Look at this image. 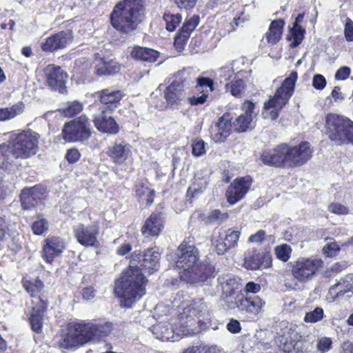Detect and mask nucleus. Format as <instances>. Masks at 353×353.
Instances as JSON below:
<instances>
[{"instance_id":"obj_1","label":"nucleus","mask_w":353,"mask_h":353,"mask_svg":"<svg viewBox=\"0 0 353 353\" xmlns=\"http://www.w3.org/2000/svg\"><path fill=\"white\" fill-rule=\"evenodd\" d=\"M176 321L168 327L163 321L152 326V333L162 341L174 340V334L178 336L192 335L198 332L197 324L210 320L209 308L202 299L193 300L183 304Z\"/></svg>"},{"instance_id":"obj_2","label":"nucleus","mask_w":353,"mask_h":353,"mask_svg":"<svg viewBox=\"0 0 353 353\" xmlns=\"http://www.w3.org/2000/svg\"><path fill=\"white\" fill-rule=\"evenodd\" d=\"M190 238L184 240L176 250V268L179 270L180 278L190 284H202L214 276L213 265L199 260L198 249L190 244Z\"/></svg>"},{"instance_id":"obj_3","label":"nucleus","mask_w":353,"mask_h":353,"mask_svg":"<svg viewBox=\"0 0 353 353\" xmlns=\"http://www.w3.org/2000/svg\"><path fill=\"white\" fill-rule=\"evenodd\" d=\"M146 282L141 269L130 265L115 282L114 293L120 299L121 305L132 307L145 294Z\"/></svg>"},{"instance_id":"obj_4","label":"nucleus","mask_w":353,"mask_h":353,"mask_svg":"<svg viewBox=\"0 0 353 353\" xmlns=\"http://www.w3.org/2000/svg\"><path fill=\"white\" fill-rule=\"evenodd\" d=\"M143 17L142 0H124L114 6L110 21L112 26L118 31L129 34L137 28Z\"/></svg>"},{"instance_id":"obj_5","label":"nucleus","mask_w":353,"mask_h":353,"mask_svg":"<svg viewBox=\"0 0 353 353\" xmlns=\"http://www.w3.org/2000/svg\"><path fill=\"white\" fill-rule=\"evenodd\" d=\"M297 78V72L296 71L292 72L285 79L281 87L276 90L274 95L264 103L262 113L264 118L271 120H275L278 118L281 110L293 95Z\"/></svg>"},{"instance_id":"obj_6","label":"nucleus","mask_w":353,"mask_h":353,"mask_svg":"<svg viewBox=\"0 0 353 353\" xmlns=\"http://www.w3.org/2000/svg\"><path fill=\"white\" fill-rule=\"evenodd\" d=\"M325 128L330 140L337 145L353 144V121L334 113L325 117Z\"/></svg>"},{"instance_id":"obj_7","label":"nucleus","mask_w":353,"mask_h":353,"mask_svg":"<svg viewBox=\"0 0 353 353\" xmlns=\"http://www.w3.org/2000/svg\"><path fill=\"white\" fill-rule=\"evenodd\" d=\"M39 134L27 129L19 133L10 142L14 159H27L35 155L39 149Z\"/></svg>"},{"instance_id":"obj_8","label":"nucleus","mask_w":353,"mask_h":353,"mask_svg":"<svg viewBox=\"0 0 353 353\" xmlns=\"http://www.w3.org/2000/svg\"><path fill=\"white\" fill-rule=\"evenodd\" d=\"M90 122L85 115L65 123L62 130L63 138L68 142L83 141L90 136Z\"/></svg>"},{"instance_id":"obj_9","label":"nucleus","mask_w":353,"mask_h":353,"mask_svg":"<svg viewBox=\"0 0 353 353\" xmlns=\"http://www.w3.org/2000/svg\"><path fill=\"white\" fill-rule=\"evenodd\" d=\"M87 343H96L108 336L117 325L106 321H81Z\"/></svg>"},{"instance_id":"obj_10","label":"nucleus","mask_w":353,"mask_h":353,"mask_svg":"<svg viewBox=\"0 0 353 353\" xmlns=\"http://www.w3.org/2000/svg\"><path fill=\"white\" fill-rule=\"evenodd\" d=\"M322 264L320 259L299 258L292 265V274L299 282L305 283L313 277Z\"/></svg>"},{"instance_id":"obj_11","label":"nucleus","mask_w":353,"mask_h":353,"mask_svg":"<svg viewBox=\"0 0 353 353\" xmlns=\"http://www.w3.org/2000/svg\"><path fill=\"white\" fill-rule=\"evenodd\" d=\"M83 327L81 321L70 323L59 342V347L69 349L87 343Z\"/></svg>"},{"instance_id":"obj_12","label":"nucleus","mask_w":353,"mask_h":353,"mask_svg":"<svg viewBox=\"0 0 353 353\" xmlns=\"http://www.w3.org/2000/svg\"><path fill=\"white\" fill-rule=\"evenodd\" d=\"M73 232L78 243L85 247H97L99 241L97 235L99 232V226L97 223L85 225L79 223L74 226Z\"/></svg>"},{"instance_id":"obj_13","label":"nucleus","mask_w":353,"mask_h":353,"mask_svg":"<svg viewBox=\"0 0 353 353\" xmlns=\"http://www.w3.org/2000/svg\"><path fill=\"white\" fill-rule=\"evenodd\" d=\"M352 295L353 274H347L330 288L327 299L332 301H339L347 299Z\"/></svg>"},{"instance_id":"obj_14","label":"nucleus","mask_w":353,"mask_h":353,"mask_svg":"<svg viewBox=\"0 0 353 353\" xmlns=\"http://www.w3.org/2000/svg\"><path fill=\"white\" fill-rule=\"evenodd\" d=\"M312 150L308 142H302L294 147L288 145L287 164L290 166H301L312 157Z\"/></svg>"},{"instance_id":"obj_15","label":"nucleus","mask_w":353,"mask_h":353,"mask_svg":"<svg viewBox=\"0 0 353 353\" xmlns=\"http://www.w3.org/2000/svg\"><path fill=\"white\" fill-rule=\"evenodd\" d=\"M240 236V232L228 229L225 234L220 232H214L212 236V243L216 248V252L221 255L228 250L234 247L237 244Z\"/></svg>"},{"instance_id":"obj_16","label":"nucleus","mask_w":353,"mask_h":353,"mask_svg":"<svg viewBox=\"0 0 353 353\" xmlns=\"http://www.w3.org/2000/svg\"><path fill=\"white\" fill-rule=\"evenodd\" d=\"M252 179L248 176L235 179L226 191L228 201L233 205L242 199L250 189Z\"/></svg>"},{"instance_id":"obj_17","label":"nucleus","mask_w":353,"mask_h":353,"mask_svg":"<svg viewBox=\"0 0 353 353\" xmlns=\"http://www.w3.org/2000/svg\"><path fill=\"white\" fill-rule=\"evenodd\" d=\"M112 111H108L105 107L100 109V112L94 117L95 127L101 132L108 134H117L119 128L114 119L111 117Z\"/></svg>"},{"instance_id":"obj_18","label":"nucleus","mask_w":353,"mask_h":353,"mask_svg":"<svg viewBox=\"0 0 353 353\" xmlns=\"http://www.w3.org/2000/svg\"><path fill=\"white\" fill-rule=\"evenodd\" d=\"M302 339V336L296 330V327H290L281 336L278 338L277 343L279 349L284 352L290 353L294 350L299 351V343Z\"/></svg>"},{"instance_id":"obj_19","label":"nucleus","mask_w":353,"mask_h":353,"mask_svg":"<svg viewBox=\"0 0 353 353\" xmlns=\"http://www.w3.org/2000/svg\"><path fill=\"white\" fill-rule=\"evenodd\" d=\"M47 77V82L52 89L58 90L59 92L63 93L65 90V81L68 75L64 72L61 67L54 65H48L44 70Z\"/></svg>"},{"instance_id":"obj_20","label":"nucleus","mask_w":353,"mask_h":353,"mask_svg":"<svg viewBox=\"0 0 353 353\" xmlns=\"http://www.w3.org/2000/svg\"><path fill=\"white\" fill-rule=\"evenodd\" d=\"M65 248L63 239L58 236H50L45 240L43 246V258L48 263H52L59 256Z\"/></svg>"},{"instance_id":"obj_21","label":"nucleus","mask_w":353,"mask_h":353,"mask_svg":"<svg viewBox=\"0 0 353 353\" xmlns=\"http://www.w3.org/2000/svg\"><path fill=\"white\" fill-rule=\"evenodd\" d=\"M230 113H224L219 118L214 128L212 131V137L215 142H223L229 137L232 132V120Z\"/></svg>"},{"instance_id":"obj_22","label":"nucleus","mask_w":353,"mask_h":353,"mask_svg":"<svg viewBox=\"0 0 353 353\" xmlns=\"http://www.w3.org/2000/svg\"><path fill=\"white\" fill-rule=\"evenodd\" d=\"M288 145L281 144L274 149L266 150L261 154L262 161L267 165L281 166L287 164Z\"/></svg>"},{"instance_id":"obj_23","label":"nucleus","mask_w":353,"mask_h":353,"mask_svg":"<svg viewBox=\"0 0 353 353\" xmlns=\"http://www.w3.org/2000/svg\"><path fill=\"white\" fill-rule=\"evenodd\" d=\"M132 148V145L125 141L115 142L108 148L106 154L114 163L122 165L131 155Z\"/></svg>"},{"instance_id":"obj_24","label":"nucleus","mask_w":353,"mask_h":353,"mask_svg":"<svg viewBox=\"0 0 353 353\" xmlns=\"http://www.w3.org/2000/svg\"><path fill=\"white\" fill-rule=\"evenodd\" d=\"M71 40L72 37L70 32L61 31L47 38L41 44V48L44 52H51L65 48Z\"/></svg>"},{"instance_id":"obj_25","label":"nucleus","mask_w":353,"mask_h":353,"mask_svg":"<svg viewBox=\"0 0 353 353\" xmlns=\"http://www.w3.org/2000/svg\"><path fill=\"white\" fill-rule=\"evenodd\" d=\"M265 304V301L257 296L248 298L241 296L236 301L237 308L253 316H256L260 313Z\"/></svg>"},{"instance_id":"obj_26","label":"nucleus","mask_w":353,"mask_h":353,"mask_svg":"<svg viewBox=\"0 0 353 353\" xmlns=\"http://www.w3.org/2000/svg\"><path fill=\"white\" fill-rule=\"evenodd\" d=\"M255 105L249 101H245L242 110L245 112L239 116L235 121L234 126L238 132H245L251 128V123L254 117L256 114L254 112Z\"/></svg>"},{"instance_id":"obj_27","label":"nucleus","mask_w":353,"mask_h":353,"mask_svg":"<svg viewBox=\"0 0 353 353\" xmlns=\"http://www.w3.org/2000/svg\"><path fill=\"white\" fill-rule=\"evenodd\" d=\"M43 189L39 185L32 188H25L20 194L21 205L24 209L34 207L43 195Z\"/></svg>"},{"instance_id":"obj_28","label":"nucleus","mask_w":353,"mask_h":353,"mask_svg":"<svg viewBox=\"0 0 353 353\" xmlns=\"http://www.w3.org/2000/svg\"><path fill=\"white\" fill-rule=\"evenodd\" d=\"M94 96L100 99L101 103L108 105L105 108L106 110L112 111L123 97V94L121 90L107 88L96 92Z\"/></svg>"},{"instance_id":"obj_29","label":"nucleus","mask_w":353,"mask_h":353,"mask_svg":"<svg viewBox=\"0 0 353 353\" xmlns=\"http://www.w3.org/2000/svg\"><path fill=\"white\" fill-rule=\"evenodd\" d=\"M38 301H39L40 304L34 305L29 317V321L32 330L37 333H41L42 331L43 315L47 307V302L44 299L39 298L38 299Z\"/></svg>"},{"instance_id":"obj_30","label":"nucleus","mask_w":353,"mask_h":353,"mask_svg":"<svg viewBox=\"0 0 353 353\" xmlns=\"http://www.w3.org/2000/svg\"><path fill=\"white\" fill-rule=\"evenodd\" d=\"M270 256L257 251H249L245 253L244 266L250 270H257L262 266L267 267L270 263Z\"/></svg>"},{"instance_id":"obj_31","label":"nucleus","mask_w":353,"mask_h":353,"mask_svg":"<svg viewBox=\"0 0 353 353\" xmlns=\"http://www.w3.org/2000/svg\"><path fill=\"white\" fill-rule=\"evenodd\" d=\"M163 228L161 213H152L145 221L141 232L145 236H157Z\"/></svg>"},{"instance_id":"obj_32","label":"nucleus","mask_w":353,"mask_h":353,"mask_svg":"<svg viewBox=\"0 0 353 353\" xmlns=\"http://www.w3.org/2000/svg\"><path fill=\"white\" fill-rule=\"evenodd\" d=\"M245 72L239 71L234 76V80H232L230 83L225 84V90L227 92L235 97H242L245 93L246 80L243 79Z\"/></svg>"},{"instance_id":"obj_33","label":"nucleus","mask_w":353,"mask_h":353,"mask_svg":"<svg viewBox=\"0 0 353 353\" xmlns=\"http://www.w3.org/2000/svg\"><path fill=\"white\" fill-rule=\"evenodd\" d=\"M23 285L27 292L31 296L32 298V304L38 305L40 304L38 299H43V297L41 294V292L43 288V282L38 279H24L23 281Z\"/></svg>"},{"instance_id":"obj_34","label":"nucleus","mask_w":353,"mask_h":353,"mask_svg":"<svg viewBox=\"0 0 353 353\" xmlns=\"http://www.w3.org/2000/svg\"><path fill=\"white\" fill-rule=\"evenodd\" d=\"M161 254L158 248H150L147 250L142 255V265L152 273L159 268V259Z\"/></svg>"},{"instance_id":"obj_35","label":"nucleus","mask_w":353,"mask_h":353,"mask_svg":"<svg viewBox=\"0 0 353 353\" xmlns=\"http://www.w3.org/2000/svg\"><path fill=\"white\" fill-rule=\"evenodd\" d=\"M209 182V177L207 171H198L194 176V180L187 191L188 195L196 196L204 190Z\"/></svg>"},{"instance_id":"obj_36","label":"nucleus","mask_w":353,"mask_h":353,"mask_svg":"<svg viewBox=\"0 0 353 353\" xmlns=\"http://www.w3.org/2000/svg\"><path fill=\"white\" fill-rule=\"evenodd\" d=\"M130 54L132 57L137 60L154 62L159 57V53L151 48L136 46L132 48Z\"/></svg>"},{"instance_id":"obj_37","label":"nucleus","mask_w":353,"mask_h":353,"mask_svg":"<svg viewBox=\"0 0 353 353\" xmlns=\"http://www.w3.org/2000/svg\"><path fill=\"white\" fill-rule=\"evenodd\" d=\"M284 21L281 19L273 21L265 34L267 41L270 45L276 44L281 39Z\"/></svg>"},{"instance_id":"obj_38","label":"nucleus","mask_w":353,"mask_h":353,"mask_svg":"<svg viewBox=\"0 0 353 353\" xmlns=\"http://www.w3.org/2000/svg\"><path fill=\"white\" fill-rule=\"evenodd\" d=\"M120 70V65L114 60H99L96 66V72L99 75H110L117 73Z\"/></svg>"},{"instance_id":"obj_39","label":"nucleus","mask_w":353,"mask_h":353,"mask_svg":"<svg viewBox=\"0 0 353 353\" xmlns=\"http://www.w3.org/2000/svg\"><path fill=\"white\" fill-rule=\"evenodd\" d=\"M183 91L177 84V82H172L168 85L164 92V97L170 104L177 103L183 97Z\"/></svg>"},{"instance_id":"obj_40","label":"nucleus","mask_w":353,"mask_h":353,"mask_svg":"<svg viewBox=\"0 0 353 353\" xmlns=\"http://www.w3.org/2000/svg\"><path fill=\"white\" fill-rule=\"evenodd\" d=\"M218 281L222 286L223 293L227 296H232L235 291L239 289L238 279L232 275L219 277Z\"/></svg>"},{"instance_id":"obj_41","label":"nucleus","mask_w":353,"mask_h":353,"mask_svg":"<svg viewBox=\"0 0 353 353\" xmlns=\"http://www.w3.org/2000/svg\"><path fill=\"white\" fill-rule=\"evenodd\" d=\"M12 149L8 144L0 145V169L10 170L13 159Z\"/></svg>"},{"instance_id":"obj_42","label":"nucleus","mask_w":353,"mask_h":353,"mask_svg":"<svg viewBox=\"0 0 353 353\" xmlns=\"http://www.w3.org/2000/svg\"><path fill=\"white\" fill-rule=\"evenodd\" d=\"M24 111L23 103H17L10 107L0 108V121L12 119Z\"/></svg>"},{"instance_id":"obj_43","label":"nucleus","mask_w":353,"mask_h":353,"mask_svg":"<svg viewBox=\"0 0 353 353\" xmlns=\"http://www.w3.org/2000/svg\"><path fill=\"white\" fill-rule=\"evenodd\" d=\"M195 77L191 74L188 70H183L177 72L175 80L173 82H177L179 88L184 92L185 88H188L194 82Z\"/></svg>"},{"instance_id":"obj_44","label":"nucleus","mask_w":353,"mask_h":353,"mask_svg":"<svg viewBox=\"0 0 353 353\" xmlns=\"http://www.w3.org/2000/svg\"><path fill=\"white\" fill-rule=\"evenodd\" d=\"M196 89L202 92L203 94H209L214 90V81L212 79L208 77H199L196 79Z\"/></svg>"},{"instance_id":"obj_45","label":"nucleus","mask_w":353,"mask_h":353,"mask_svg":"<svg viewBox=\"0 0 353 353\" xmlns=\"http://www.w3.org/2000/svg\"><path fill=\"white\" fill-rule=\"evenodd\" d=\"M83 110V104L78 101L68 102L65 108L60 110L61 114L66 117H72L81 112Z\"/></svg>"},{"instance_id":"obj_46","label":"nucleus","mask_w":353,"mask_h":353,"mask_svg":"<svg viewBox=\"0 0 353 353\" xmlns=\"http://www.w3.org/2000/svg\"><path fill=\"white\" fill-rule=\"evenodd\" d=\"M228 219L227 212H222L219 210L211 211L206 219V222L210 224L220 225Z\"/></svg>"},{"instance_id":"obj_47","label":"nucleus","mask_w":353,"mask_h":353,"mask_svg":"<svg viewBox=\"0 0 353 353\" xmlns=\"http://www.w3.org/2000/svg\"><path fill=\"white\" fill-rule=\"evenodd\" d=\"M181 19L182 17L180 14H172L170 13H165L163 14V19L165 21V28L167 30L170 32L174 31L181 23Z\"/></svg>"},{"instance_id":"obj_48","label":"nucleus","mask_w":353,"mask_h":353,"mask_svg":"<svg viewBox=\"0 0 353 353\" xmlns=\"http://www.w3.org/2000/svg\"><path fill=\"white\" fill-rule=\"evenodd\" d=\"M199 23V17L197 15L187 19L183 23L181 32L184 33L185 37H189L191 32H192Z\"/></svg>"},{"instance_id":"obj_49","label":"nucleus","mask_w":353,"mask_h":353,"mask_svg":"<svg viewBox=\"0 0 353 353\" xmlns=\"http://www.w3.org/2000/svg\"><path fill=\"white\" fill-rule=\"evenodd\" d=\"M274 252L276 257L283 262H286L290 257L292 249L288 244H282L275 248Z\"/></svg>"},{"instance_id":"obj_50","label":"nucleus","mask_w":353,"mask_h":353,"mask_svg":"<svg viewBox=\"0 0 353 353\" xmlns=\"http://www.w3.org/2000/svg\"><path fill=\"white\" fill-rule=\"evenodd\" d=\"M48 222L43 218H39L32 225V230L34 234L41 235L48 230Z\"/></svg>"},{"instance_id":"obj_51","label":"nucleus","mask_w":353,"mask_h":353,"mask_svg":"<svg viewBox=\"0 0 353 353\" xmlns=\"http://www.w3.org/2000/svg\"><path fill=\"white\" fill-rule=\"evenodd\" d=\"M266 240L272 242L274 241L272 235H267L266 232L263 230H260L255 234L250 235L248 239V241L252 243H261Z\"/></svg>"},{"instance_id":"obj_52","label":"nucleus","mask_w":353,"mask_h":353,"mask_svg":"<svg viewBox=\"0 0 353 353\" xmlns=\"http://www.w3.org/2000/svg\"><path fill=\"white\" fill-rule=\"evenodd\" d=\"M291 32L294 39L291 45L292 47H296L301 43L305 30L300 25H293Z\"/></svg>"},{"instance_id":"obj_53","label":"nucleus","mask_w":353,"mask_h":353,"mask_svg":"<svg viewBox=\"0 0 353 353\" xmlns=\"http://www.w3.org/2000/svg\"><path fill=\"white\" fill-rule=\"evenodd\" d=\"M323 317V310L321 307H316L313 311L307 312L304 320L307 323H316Z\"/></svg>"},{"instance_id":"obj_54","label":"nucleus","mask_w":353,"mask_h":353,"mask_svg":"<svg viewBox=\"0 0 353 353\" xmlns=\"http://www.w3.org/2000/svg\"><path fill=\"white\" fill-rule=\"evenodd\" d=\"M233 61L230 64L221 68L218 72L221 79H223L225 81L231 80L232 77L235 76L234 68L232 66Z\"/></svg>"},{"instance_id":"obj_55","label":"nucleus","mask_w":353,"mask_h":353,"mask_svg":"<svg viewBox=\"0 0 353 353\" xmlns=\"http://www.w3.org/2000/svg\"><path fill=\"white\" fill-rule=\"evenodd\" d=\"M192 153L194 157H201L205 154V143L201 139H195L192 143Z\"/></svg>"},{"instance_id":"obj_56","label":"nucleus","mask_w":353,"mask_h":353,"mask_svg":"<svg viewBox=\"0 0 353 353\" xmlns=\"http://www.w3.org/2000/svg\"><path fill=\"white\" fill-rule=\"evenodd\" d=\"M328 210L337 215H344L349 213L348 208L339 203H332L328 205Z\"/></svg>"},{"instance_id":"obj_57","label":"nucleus","mask_w":353,"mask_h":353,"mask_svg":"<svg viewBox=\"0 0 353 353\" xmlns=\"http://www.w3.org/2000/svg\"><path fill=\"white\" fill-rule=\"evenodd\" d=\"M339 251L340 247L335 242L329 243L326 244L323 248V253L327 257H332L336 256Z\"/></svg>"},{"instance_id":"obj_58","label":"nucleus","mask_w":353,"mask_h":353,"mask_svg":"<svg viewBox=\"0 0 353 353\" xmlns=\"http://www.w3.org/2000/svg\"><path fill=\"white\" fill-rule=\"evenodd\" d=\"M327 81L322 74H315L312 79V85L319 90H322L326 86Z\"/></svg>"},{"instance_id":"obj_59","label":"nucleus","mask_w":353,"mask_h":353,"mask_svg":"<svg viewBox=\"0 0 353 353\" xmlns=\"http://www.w3.org/2000/svg\"><path fill=\"white\" fill-rule=\"evenodd\" d=\"M170 312V308L169 305H166L163 303L158 304L154 308V315L159 319L164 315L167 316Z\"/></svg>"},{"instance_id":"obj_60","label":"nucleus","mask_w":353,"mask_h":353,"mask_svg":"<svg viewBox=\"0 0 353 353\" xmlns=\"http://www.w3.org/2000/svg\"><path fill=\"white\" fill-rule=\"evenodd\" d=\"M344 35L347 41H353V21L350 19H346Z\"/></svg>"},{"instance_id":"obj_61","label":"nucleus","mask_w":353,"mask_h":353,"mask_svg":"<svg viewBox=\"0 0 353 353\" xmlns=\"http://www.w3.org/2000/svg\"><path fill=\"white\" fill-rule=\"evenodd\" d=\"M351 70L347 66L340 68L335 73V79L336 80H346L350 74Z\"/></svg>"},{"instance_id":"obj_62","label":"nucleus","mask_w":353,"mask_h":353,"mask_svg":"<svg viewBox=\"0 0 353 353\" xmlns=\"http://www.w3.org/2000/svg\"><path fill=\"white\" fill-rule=\"evenodd\" d=\"M196 1L197 0H174V3L178 8L181 9L184 8L185 10L192 8Z\"/></svg>"},{"instance_id":"obj_63","label":"nucleus","mask_w":353,"mask_h":353,"mask_svg":"<svg viewBox=\"0 0 353 353\" xmlns=\"http://www.w3.org/2000/svg\"><path fill=\"white\" fill-rule=\"evenodd\" d=\"M80 157V153L77 149L69 150L65 155V158L70 163L77 162Z\"/></svg>"},{"instance_id":"obj_64","label":"nucleus","mask_w":353,"mask_h":353,"mask_svg":"<svg viewBox=\"0 0 353 353\" xmlns=\"http://www.w3.org/2000/svg\"><path fill=\"white\" fill-rule=\"evenodd\" d=\"M208 97H207V94H202L201 96H199V97L193 96V97H189L188 99V102L190 103V105H198L203 104L206 101Z\"/></svg>"}]
</instances>
